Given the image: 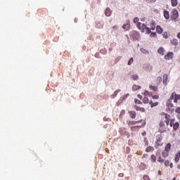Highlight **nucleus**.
Segmentation results:
<instances>
[{
  "mask_svg": "<svg viewBox=\"0 0 180 180\" xmlns=\"http://www.w3.org/2000/svg\"><path fill=\"white\" fill-rule=\"evenodd\" d=\"M174 103H176L178 101H180V94H176V93H172L170 96V98L167 101V106L169 109L170 112H174L175 108H174V104H172V101Z\"/></svg>",
  "mask_w": 180,
  "mask_h": 180,
  "instance_id": "f257e3e1",
  "label": "nucleus"
},
{
  "mask_svg": "<svg viewBox=\"0 0 180 180\" xmlns=\"http://www.w3.org/2000/svg\"><path fill=\"white\" fill-rule=\"evenodd\" d=\"M164 143H162V135L158 134L156 136V141L155 142V148L158 149L160 147H162Z\"/></svg>",
  "mask_w": 180,
  "mask_h": 180,
  "instance_id": "f03ea898",
  "label": "nucleus"
},
{
  "mask_svg": "<svg viewBox=\"0 0 180 180\" xmlns=\"http://www.w3.org/2000/svg\"><path fill=\"white\" fill-rule=\"evenodd\" d=\"M179 14L178 13V10L176 9H173L171 14H170V18L172 20H176V18H179Z\"/></svg>",
  "mask_w": 180,
  "mask_h": 180,
  "instance_id": "7ed1b4c3",
  "label": "nucleus"
},
{
  "mask_svg": "<svg viewBox=\"0 0 180 180\" xmlns=\"http://www.w3.org/2000/svg\"><path fill=\"white\" fill-rule=\"evenodd\" d=\"M139 122H141V124L131 127V130L132 131H136V130H137L138 129H140V127H143V126H146V120H141Z\"/></svg>",
  "mask_w": 180,
  "mask_h": 180,
  "instance_id": "20e7f679",
  "label": "nucleus"
},
{
  "mask_svg": "<svg viewBox=\"0 0 180 180\" xmlns=\"http://www.w3.org/2000/svg\"><path fill=\"white\" fill-rule=\"evenodd\" d=\"M159 131L160 133H165V131H167V126L163 121L160 122Z\"/></svg>",
  "mask_w": 180,
  "mask_h": 180,
  "instance_id": "39448f33",
  "label": "nucleus"
},
{
  "mask_svg": "<svg viewBox=\"0 0 180 180\" xmlns=\"http://www.w3.org/2000/svg\"><path fill=\"white\" fill-rule=\"evenodd\" d=\"M130 36L134 39V40L140 39V33H139V32L133 31L131 32Z\"/></svg>",
  "mask_w": 180,
  "mask_h": 180,
  "instance_id": "423d86ee",
  "label": "nucleus"
},
{
  "mask_svg": "<svg viewBox=\"0 0 180 180\" xmlns=\"http://www.w3.org/2000/svg\"><path fill=\"white\" fill-rule=\"evenodd\" d=\"M162 115L165 116V122L166 123V126H169V122L171 120V115H168L167 113H162Z\"/></svg>",
  "mask_w": 180,
  "mask_h": 180,
  "instance_id": "0eeeda50",
  "label": "nucleus"
},
{
  "mask_svg": "<svg viewBox=\"0 0 180 180\" xmlns=\"http://www.w3.org/2000/svg\"><path fill=\"white\" fill-rule=\"evenodd\" d=\"M136 27L142 32H144V30H146V25L145 24H142L141 22L136 23Z\"/></svg>",
  "mask_w": 180,
  "mask_h": 180,
  "instance_id": "6e6552de",
  "label": "nucleus"
},
{
  "mask_svg": "<svg viewBox=\"0 0 180 180\" xmlns=\"http://www.w3.org/2000/svg\"><path fill=\"white\" fill-rule=\"evenodd\" d=\"M173 57H174V53L172 52H169L165 56V58L166 60H172Z\"/></svg>",
  "mask_w": 180,
  "mask_h": 180,
  "instance_id": "1a4fd4ad",
  "label": "nucleus"
},
{
  "mask_svg": "<svg viewBox=\"0 0 180 180\" xmlns=\"http://www.w3.org/2000/svg\"><path fill=\"white\" fill-rule=\"evenodd\" d=\"M134 109H135V110H138L139 112H146V108H141V107H139L137 105H134Z\"/></svg>",
  "mask_w": 180,
  "mask_h": 180,
  "instance_id": "9d476101",
  "label": "nucleus"
},
{
  "mask_svg": "<svg viewBox=\"0 0 180 180\" xmlns=\"http://www.w3.org/2000/svg\"><path fill=\"white\" fill-rule=\"evenodd\" d=\"M129 115L131 119H136V111H129Z\"/></svg>",
  "mask_w": 180,
  "mask_h": 180,
  "instance_id": "9b49d317",
  "label": "nucleus"
},
{
  "mask_svg": "<svg viewBox=\"0 0 180 180\" xmlns=\"http://www.w3.org/2000/svg\"><path fill=\"white\" fill-rule=\"evenodd\" d=\"M105 16H110L112 15V10L109 8H107L105 11Z\"/></svg>",
  "mask_w": 180,
  "mask_h": 180,
  "instance_id": "f8f14e48",
  "label": "nucleus"
},
{
  "mask_svg": "<svg viewBox=\"0 0 180 180\" xmlns=\"http://www.w3.org/2000/svg\"><path fill=\"white\" fill-rule=\"evenodd\" d=\"M163 16L167 20L169 19V12L168 11H167V10H165L163 11Z\"/></svg>",
  "mask_w": 180,
  "mask_h": 180,
  "instance_id": "ddd939ff",
  "label": "nucleus"
},
{
  "mask_svg": "<svg viewBox=\"0 0 180 180\" xmlns=\"http://www.w3.org/2000/svg\"><path fill=\"white\" fill-rule=\"evenodd\" d=\"M158 53L160 54V56H164L165 54V50L164 49V48L160 47L158 50Z\"/></svg>",
  "mask_w": 180,
  "mask_h": 180,
  "instance_id": "4468645a",
  "label": "nucleus"
},
{
  "mask_svg": "<svg viewBox=\"0 0 180 180\" xmlns=\"http://www.w3.org/2000/svg\"><path fill=\"white\" fill-rule=\"evenodd\" d=\"M122 29H124V30H130V23H127V24H124L122 25Z\"/></svg>",
  "mask_w": 180,
  "mask_h": 180,
  "instance_id": "2eb2a0df",
  "label": "nucleus"
},
{
  "mask_svg": "<svg viewBox=\"0 0 180 180\" xmlns=\"http://www.w3.org/2000/svg\"><path fill=\"white\" fill-rule=\"evenodd\" d=\"M137 123H141V122H139V121H127L128 126H133L134 124H137Z\"/></svg>",
  "mask_w": 180,
  "mask_h": 180,
  "instance_id": "dca6fc26",
  "label": "nucleus"
},
{
  "mask_svg": "<svg viewBox=\"0 0 180 180\" xmlns=\"http://www.w3.org/2000/svg\"><path fill=\"white\" fill-rule=\"evenodd\" d=\"M156 32L157 33H158V34H161V33H162L163 32L162 27H161V26L160 25H158L156 27Z\"/></svg>",
  "mask_w": 180,
  "mask_h": 180,
  "instance_id": "f3484780",
  "label": "nucleus"
},
{
  "mask_svg": "<svg viewBox=\"0 0 180 180\" xmlns=\"http://www.w3.org/2000/svg\"><path fill=\"white\" fill-rule=\"evenodd\" d=\"M168 82V75H163V84L164 85H167V82Z\"/></svg>",
  "mask_w": 180,
  "mask_h": 180,
  "instance_id": "a211bd4d",
  "label": "nucleus"
},
{
  "mask_svg": "<svg viewBox=\"0 0 180 180\" xmlns=\"http://www.w3.org/2000/svg\"><path fill=\"white\" fill-rule=\"evenodd\" d=\"M178 39H173L171 40V44H172L173 46H178Z\"/></svg>",
  "mask_w": 180,
  "mask_h": 180,
  "instance_id": "6ab92c4d",
  "label": "nucleus"
},
{
  "mask_svg": "<svg viewBox=\"0 0 180 180\" xmlns=\"http://www.w3.org/2000/svg\"><path fill=\"white\" fill-rule=\"evenodd\" d=\"M165 151H167L169 153L171 151V143H167L165 147Z\"/></svg>",
  "mask_w": 180,
  "mask_h": 180,
  "instance_id": "aec40b11",
  "label": "nucleus"
},
{
  "mask_svg": "<svg viewBox=\"0 0 180 180\" xmlns=\"http://www.w3.org/2000/svg\"><path fill=\"white\" fill-rule=\"evenodd\" d=\"M146 153H151V152L154 151V147L148 146L146 148Z\"/></svg>",
  "mask_w": 180,
  "mask_h": 180,
  "instance_id": "412c9836",
  "label": "nucleus"
},
{
  "mask_svg": "<svg viewBox=\"0 0 180 180\" xmlns=\"http://www.w3.org/2000/svg\"><path fill=\"white\" fill-rule=\"evenodd\" d=\"M168 155H169V152L168 151L164 150L162 153V156L163 157V158H167Z\"/></svg>",
  "mask_w": 180,
  "mask_h": 180,
  "instance_id": "4be33fe9",
  "label": "nucleus"
},
{
  "mask_svg": "<svg viewBox=\"0 0 180 180\" xmlns=\"http://www.w3.org/2000/svg\"><path fill=\"white\" fill-rule=\"evenodd\" d=\"M158 102L153 103V101L149 102V105H150L151 108H154L155 106H158Z\"/></svg>",
  "mask_w": 180,
  "mask_h": 180,
  "instance_id": "5701e85b",
  "label": "nucleus"
},
{
  "mask_svg": "<svg viewBox=\"0 0 180 180\" xmlns=\"http://www.w3.org/2000/svg\"><path fill=\"white\" fill-rule=\"evenodd\" d=\"M171 3H172V6L173 7L178 6V0H172Z\"/></svg>",
  "mask_w": 180,
  "mask_h": 180,
  "instance_id": "b1692460",
  "label": "nucleus"
},
{
  "mask_svg": "<svg viewBox=\"0 0 180 180\" xmlns=\"http://www.w3.org/2000/svg\"><path fill=\"white\" fill-rule=\"evenodd\" d=\"M139 89H141V86L136 84L132 86V91H139Z\"/></svg>",
  "mask_w": 180,
  "mask_h": 180,
  "instance_id": "393cba45",
  "label": "nucleus"
},
{
  "mask_svg": "<svg viewBox=\"0 0 180 180\" xmlns=\"http://www.w3.org/2000/svg\"><path fill=\"white\" fill-rule=\"evenodd\" d=\"M150 89H151L152 91H154L155 92H157V91H158V87H157V86H153L150 85L149 86Z\"/></svg>",
  "mask_w": 180,
  "mask_h": 180,
  "instance_id": "a878e982",
  "label": "nucleus"
},
{
  "mask_svg": "<svg viewBox=\"0 0 180 180\" xmlns=\"http://www.w3.org/2000/svg\"><path fill=\"white\" fill-rule=\"evenodd\" d=\"M178 129H179V122H175L173 125V129L176 131L178 130Z\"/></svg>",
  "mask_w": 180,
  "mask_h": 180,
  "instance_id": "bb28decb",
  "label": "nucleus"
},
{
  "mask_svg": "<svg viewBox=\"0 0 180 180\" xmlns=\"http://www.w3.org/2000/svg\"><path fill=\"white\" fill-rule=\"evenodd\" d=\"M179 159H180V152H178L175 156V162H179Z\"/></svg>",
  "mask_w": 180,
  "mask_h": 180,
  "instance_id": "cd10ccee",
  "label": "nucleus"
},
{
  "mask_svg": "<svg viewBox=\"0 0 180 180\" xmlns=\"http://www.w3.org/2000/svg\"><path fill=\"white\" fill-rule=\"evenodd\" d=\"M150 26L151 30H155V22L154 21H151Z\"/></svg>",
  "mask_w": 180,
  "mask_h": 180,
  "instance_id": "c85d7f7f",
  "label": "nucleus"
},
{
  "mask_svg": "<svg viewBox=\"0 0 180 180\" xmlns=\"http://www.w3.org/2000/svg\"><path fill=\"white\" fill-rule=\"evenodd\" d=\"M131 78L134 80V81H137V79H139V75H132L131 76Z\"/></svg>",
  "mask_w": 180,
  "mask_h": 180,
  "instance_id": "c756f323",
  "label": "nucleus"
},
{
  "mask_svg": "<svg viewBox=\"0 0 180 180\" xmlns=\"http://www.w3.org/2000/svg\"><path fill=\"white\" fill-rule=\"evenodd\" d=\"M150 161H152V162H156L157 158L154 155H152L150 157Z\"/></svg>",
  "mask_w": 180,
  "mask_h": 180,
  "instance_id": "7c9ffc66",
  "label": "nucleus"
},
{
  "mask_svg": "<svg viewBox=\"0 0 180 180\" xmlns=\"http://www.w3.org/2000/svg\"><path fill=\"white\" fill-rule=\"evenodd\" d=\"M158 161V162H160V164H164V162H165V160L162 158H161V156H160V157H159Z\"/></svg>",
  "mask_w": 180,
  "mask_h": 180,
  "instance_id": "2f4dec72",
  "label": "nucleus"
},
{
  "mask_svg": "<svg viewBox=\"0 0 180 180\" xmlns=\"http://www.w3.org/2000/svg\"><path fill=\"white\" fill-rule=\"evenodd\" d=\"M145 30H146V33H148V34H150V33H151V28H148L147 25H146Z\"/></svg>",
  "mask_w": 180,
  "mask_h": 180,
  "instance_id": "473e14b6",
  "label": "nucleus"
},
{
  "mask_svg": "<svg viewBox=\"0 0 180 180\" xmlns=\"http://www.w3.org/2000/svg\"><path fill=\"white\" fill-rule=\"evenodd\" d=\"M134 102L136 105H142L143 104V103H141V101L137 98H135Z\"/></svg>",
  "mask_w": 180,
  "mask_h": 180,
  "instance_id": "72a5a7b5",
  "label": "nucleus"
},
{
  "mask_svg": "<svg viewBox=\"0 0 180 180\" xmlns=\"http://www.w3.org/2000/svg\"><path fill=\"white\" fill-rule=\"evenodd\" d=\"M174 124H175V119L170 120V123H169L170 127H172Z\"/></svg>",
  "mask_w": 180,
  "mask_h": 180,
  "instance_id": "f704fd0d",
  "label": "nucleus"
},
{
  "mask_svg": "<svg viewBox=\"0 0 180 180\" xmlns=\"http://www.w3.org/2000/svg\"><path fill=\"white\" fill-rule=\"evenodd\" d=\"M148 102H150V101L148 100V98L144 97V98H143V103H148Z\"/></svg>",
  "mask_w": 180,
  "mask_h": 180,
  "instance_id": "c9c22d12",
  "label": "nucleus"
},
{
  "mask_svg": "<svg viewBox=\"0 0 180 180\" xmlns=\"http://www.w3.org/2000/svg\"><path fill=\"white\" fill-rule=\"evenodd\" d=\"M134 61V59H133V58H131L129 59V60L128 61V65H131V64H133Z\"/></svg>",
  "mask_w": 180,
  "mask_h": 180,
  "instance_id": "e433bc0d",
  "label": "nucleus"
},
{
  "mask_svg": "<svg viewBox=\"0 0 180 180\" xmlns=\"http://www.w3.org/2000/svg\"><path fill=\"white\" fill-rule=\"evenodd\" d=\"M130 94H125L123 97H122V101H126V99H127V98H129Z\"/></svg>",
  "mask_w": 180,
  "mask_h": 180,
  "instance_id": "4c0bfd02",
  "label": "nucleus"
},
{
  "mask_svg": "<svg viewBox=\"0 0 180 180\" xmlns=\"http://www.w3.org/2000/svg\"><path fill=\"white\" fill-rule=\"evenodd\" d=\"M117 29H118L117 25H114L112 27V32H115V31L117 30Z\"/></svg>",
  "mask_w": 180,
  "mask_h": 180,
  "instance_id": "58836bf2",
  "label": "nucleus"
},
{
  "mask_svg": "<svg viewBox=\"0 0 180 180\" xmlns=\"http://www.w3.org/2000/svg\"><path fill=\"white\" fill-rule=\"evenodd\" d=\"M165 167H169V160L165 161Z\"/></svg>",
  "mask_w": 180,
  "mask_h": 180,
  "instance_id": "ea45409f",
  "label": "nucleus"
},
{
  "mask_svg": "<svg viewBox=\"0 0 180 180\" xmlns=\"http://www.w3.org/2000/svg\"><path fill=\"white\" fill-rule=\"evenodd\" d=\"M153 99H159L160 98V96L158 95H154L152 96Z\"/></svg>",
  "mask_w": 180,
  "mask_h": 180,
  "instance_id": "a19ab883",
  "label": "nucleus"
},
{
  "mask_svg": "<svg viewBox=\"0 0 180 180\" xmlns=\"http://www.w3.org/2000/svg\"><path fill=\"white\" fill-rule=\"evenodd\" d=\"M163 37L165 39H168V34L167 32H165L163 34H162Z\"/></svg>",
  "mask_w": 180,
  "mask_h": 180,
  "instance_id": "79ce46f5",
  "label": "nucleus"
},
{
  "mask_svg": "<svg viewBox=\"0 0 180 180\" xmlns=\"http://www.w3.org/2000/svg\"><path fill=\"white\" fill-rule=\"evenodd\" d=\"M143 178L144 180H150V176H148V175L143 176Z\"/></svg>",
  "mask_w": 180,
  "mask_h": 180,
  "instance_id": "37998d69",
  "label": "nucleus"
},
{
  "mask_svg": "<svg viewBox=\"0 0 180 180\" xmlns=\"http://www.w3.org/2000/svg\"><path fill=\"white\" fill-rule=\"evenodd\" d=\"M134 23H139V18L136 17V18L134 19Z\"/></svg>",
  "mask_w": 180,
  "mask_h": 180,
  "instance_id": "c03bdc74",
  "label": "nucleus"
},
{
  "mask_svg": "<svg viewBox=\"0 0 180 180\" xmlns=\"http://www.w3.org/2000/svg\"><path fill=\"white\" fill-rule=\"evenodd\" d=\"M175 112H176V113L180 114V108L178 107V108L175 110Z\"/></svg>",
  "mask_w": 180,
  "mask_h": 180,
  "instance_id": "a18cd8bd",
  "label": "nucleus"
},
{
  "mask_svg": "<svg viewBox=\"0 0 180 180\" xmlns=\"http://www.w3.org/2000/svg\"><path fill=\"white\" fill-rule=\"evenodd\" d=\"M119 92H120V90H117L114 92V95L115 96H117V94H119Z\"/></svg>",
  "mask_w": 180,
  "mask_h": 180,
  "instance_id": "49530a36",
  "label": "nucleus"
},
{
  "mask_svg": "<svg viewBox=\"0 0 180 180\" xmlns=\"http://www.w3.org/2000/svg\"><path fill=\"white\" fill-rule=\"evenodd\" d=\"M157 79H158V81H159V82H161V81H162V77H158L157 78Z\"/></svg>",
  "mask_w": 180,
  "mask_h": 180,
  "instance_id": "de8ad7c7",
  "label": "nucleus"
},
{
  "mask_svg": "<svg viewBox=\"0 0 180 180\" xmlns=\"http://www.w3.org/2000/svg\"><path fill=\"white\" fill-rule=\"evenodd\" d=\"M143 95H150V93L148 92V91H145Z\"/></svg>",
  "mask_w": 180,
  "mask_h": 180,
  "instance_id": "09e8293b",
  "label": "nucleus"
},
{
  "mask_svg": "<svg viewBox=\"0 0 180 180\" xmlns=\"http://www.w3.org/2000/svg\"><path fill=\"white\" fill-rule=\"evenodd\" d=\"M148 2H155L157 0H146Z\"/></svg>",
  "mask_w": 180,
  "mask_h": 180,
  "instance_id": "8fccbe9b",
  "label": "nucleus"
},
{
  "mask_svg": "<svg viewBox=\"0 0 180 180\" xmlns=\"http://www.w3.org/2000/svg\"><path fill=\"white\" fill-rule=\"evenodd\" d=\"M151 35L153 36V37H155V36H157V33L155 32H152Z\"/></svg>",
  "mask_w": 180,
  "mask_h": 180,
  "instance_id": "3c124183",
  "label": "nucleus"
},
{
  "mask_svg": "<svg viewBox=\"0 0 180 180\" xmlns=\"http://www.w3.org/2000/svg\"><path fill=\"white\" fill-rule=\"evenodd\" d=\"M138 98H139V99H141V98H143V96L140 94H138Z\"/></svg>",
  "mask_w": 180,
  "mask_h": 180,
  "instance_id": "603ef678",
  "label": "nucleus"
},
{
  "mask_svg": "<svg viewBox=\"0 0 180 180\" xmlns=\"http://www.w3.org/2000/svg\"><path fill=\"white\" fill-rule=\"evenodd\" d=\"M177 37H178L179 39H180V32H179V33L177 34Z\"/></svg>",
  "mask_w": 180,
  "mask_h": 180,
  "instance_id": "864d4df0",
  "label": "nucleus"
},
{
  "mask_svg": "<svg viewBox=\"0 0 180 180\" xmlns=\"http://www.w3.org/2000/svg\"><path fill=\"white\" fill-rule=\"evenodd\" d=\"M169 165L170 168H172V167H173L172 163H171V164H170V165Z\"/></svg>",
  "mask_w": 180,
  "mask_h": 180,
  "instance_id": "5fc2aeb1",
  "label": "nucleus"
},
{
  "mask_svg": "<svg viewBox=\"0 0 180 180\" xmlns=\"http://www.w3.org/2000/svg\"><path fill=\"white\" fill-rule=\"evenodd\" d=\"M161 174H162L161 171L159 170V171H158V174H159V175H161Z\"/></svg>",
  "mask_w": 180,
  "mask_h": 180,
  "instance_id": "6e6d98bb",
  "label": "nucleus"
},
{
  "mask_svg": "<svg viewBox=\"0 0 180 180\" xmlns=\"http://www.w3.org/2000/svg\"><path fill=\"white\" fill-rule=\"evenodd\" d=\"M172 180H176V177H174Z\"/></svg>",
  "mask_w": 180,
  "mask_h": 180,
  "instance_id": "4d7b16f0",
  "label": "nucleus"
},
{
  "mask_svg": "<svg viewBox=\"0 0 180 180\" xmlns=\"http://www.w3.org/2000/svg\"><path fill=\"white\" fill-rule=\"evenodd\" d=\"M127 39H129V36L128 35H127Z\"/></svg>",
  "mask_w": 180,
  "mask_h": 180,
  "instance_id": "13d9d810",
  "label": "nucleus"
},
{
  "mask_svg": "<svg viewBox=\"0 0 180 180\" xmlns=\"http://www.w3.org/2000/svg\"><path fill=\"white\" fill-rule=\"evenodd\" d=\"M179 169H180V165H179Z\"/></svg>",
  "mask_w": 180,
  "mask_h": 180,
  "instance_id": "bf43d9fd",
  "label": "nucleus"
}]
</instances>
